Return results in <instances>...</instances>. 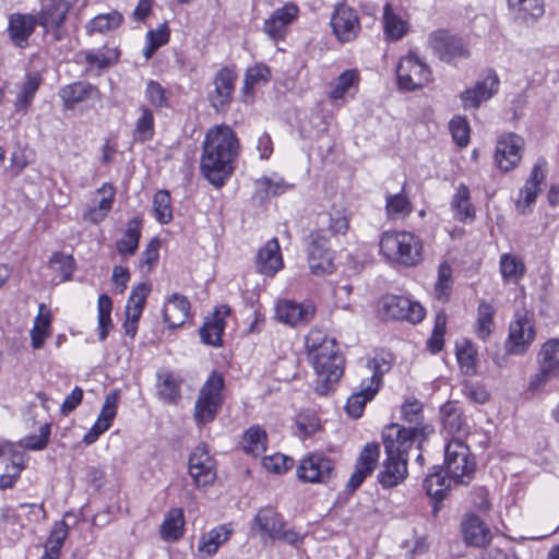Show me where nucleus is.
<instances>
[{"mask_svg": "<svg viewBox=\"0 0 559 559\" xmlns=\"http://www.w3.org/2000/svg\"><path fill=\"white\" fill-rule=\"evenodd\" d=\"M240 142L231 127L218 124L207 130L202 143L201 174L213 186L221 188L235 170Z\"/></svg>", "mask_w": 559, "mask_h": 559, "instance_id": "nucleus-1", "label": "nucleus"}, {"mask_svg": "<svg viewBox=\"0 0 559 559\" xmlns=\"http://www.w3.org/2000/svg\"><path fill=\"white\" fill-rule=\"evenodd\" d=\"M305 343L317 376L314 391L319 395H329L344 373L345 359L335 338L328 337L319 329H311Z\"/></svg>", "mask_w": 559, "mask_h": 559, "instance_id": "nucleus-2", "label": "nucleus"}, {"mask_svg": "<svg viewBox=\"0 0 559 559\" xmlns=\"http://www.w3.org/2000/svg\"><path fill=\"white\" fill-rule=\"evenodd\" d=\"M411 432L405 430H383L382 442L386 459L378 474L383 488H392L402 483L407 475L408 451L413 448Z\"/></svg>", "mask_w": 559, "mask_h": 559, "instance_id": "nucleus-3", "label": "nucleus"}, {"mask_svg": "<svg viewBox=\"0 0 559 559\" xmlns=\"http://www.w3.org/2000/svg\"><path fill=\"white\" fill-rule=\"evenodd\" d=\"M379 246L384 257L400 264L415 266L423 261V243L413 233L384 231Z\"/></svg>", "mask_w": 559, "mask_h": 559, "instance_id": "nucleus-4", "label": "nucleus"}, {"mask_svg": "<svg viewBox=\"0 0 559 559\" xmlns=\"http://www.w3.org/2000/svg\"><path fill=\"white\" fill-rule=\"evenodd\" d=\"M444 465L447 475L456 485H468L476 471V462L468 447L457 439L447 444Z\"/></svg>", "mask_w": 559, "mask_h": 559, "instance_id": "nucleus-5", "label": "nucleus"}, {"mask_svg": "<svg viewBox=\"0 0 559 559\" xmlns=\"http://www.w3.org/2000/svg\"><path fill=\"white\" fill-rule=\"evenodd\" d=\"M224 378L217 372H212L199 392L194 404V419L199 425H205L214 420L222 405V390Z\"/></svg>", "mask_w": 559, "mask_h": 559, "instance_id": "nucleus-6", "label": "nucleus"}, {"mask_svg": "<svg viewBox=\"0 0 559 559\" xmlns=\"http://www.w3.org/2000/svg\"><path fill=\"white\" fill-rule=\"evenodd\" d=\"M286 523L282 515L273 508H261L253 519L251 530L272 539L284 540L294 545L300 539L299 533L286 530Z\"/></svg>", "mask_w": 559, "mask_h": 559, "instance_id": "nucleus-7", "label": "nucleus"}, {"mask_svg": "<svg viewBox=\"0 0 559 559\" xmlns=\"http://www.w3.org/2000/svg\"><path fill=\"white\" fill-rule=\"evenodd\" d=\"M532 316L526 310H518L509 326L506 350L511 355H523L535 340Z\"/></svg>", "mask_w": 559, "mask_h": 559, "instance_id": "nucleus-8", "label": "nucleus"}, {"mask_svg": "<svg viewBox=\"0 0 559 559\" xmlns=\"http://www.w3.org/2000/svg\"><path fill=\"white\" fill-rule=\"evenodd\" d=\"M538 371L531 377L528 389L537 391L559 377V338L548 340L538 353Z\"/></svg>", "mask_w": 559, "mask_h": 559, "instance_id": "nucleus-9", "label": "nucleus"}, {"mask_svg": "<svg viewBox=\"0 0 559 559\" xmlns=\"http://www.w3.org/2000/svg\"><path fill=\"white\" fill-rule=\"evenodd\" d=\"M379 311L385 320H403L414 324L425 317V309L419 302L396 295L384 296L379 302Z\"/></svg>", "mask_w": 559, "mask_h": 559, "instance_id": "nucleus-10", "label": "nucleus"}, {"mask_svg": "<svg viewBox=\"0 0 559 559\" xmlns=\"http://www.w3.org/2000/svg\"><path fill=\"white\" fill-rule=\"evenodd\" d=\"M430 74L427 64L413 52L402 57L396 68L399 86L405 91L424 87L430 81Z\"/></svg>", "mask_w": 559, "mask_h": 559, "instance_id": "nucleus-11", "label": "nucleus"}, {"mask_svg": "<svg viewBox=\"0 0 559 559\" xmlns=\"http://www.w3.org/2000/svg\"><path fill=\"white\" fill-rule=\"evenodd\" d=\"M328 230L318 229L310 234L308 263L312 274L320 276L333 272V254L330 250Z\"/></svg>", "mask_w": 559, "mask_h": 559, "instance_id": "nucleus-12", "label": "nucleus"}, {"mask_svg": "<svg viewBox=\"0 0 559 559\" xmlns=\"http://www.w3.org/2000/svg\"><path fill=\"white\" fill-rule=\"evenodd\" d=\"M429 45L439 59L445 62H453L469 56V50L463 39L445 29L432 32L429 36Z\"/></svg>", "mask_w": 559, "mask_h": 559, "instance_id": "nucleus-13", "label": "nucleus"}, {"mask_svg": "<svg viewBox=\"0 0 559 559\" xmlns=\"http://www.w3.org/2000/svg\"><path fill=\"white\" fill-rule=\"evenodd\" d=\"M189 474L198 488L210 486L216 478V465L206 444H199L189 456Z\"/></svg>", "mask_w": 559, "mask_h": 559, "instance_id": "nucleus-14", "label": "nucleus"}, {"mask_svg": "<svg viewBox=\"0 0 559 559\" xmlns=\"http://www.w3.org/2000/svg\"><path fill=\"white\" fill-rule=\"evenodd\" d=\"M297 475L304 481L328 483L335 475V463L322 453H312L300 462Z\"/></svg>", "mask_w": 559, "mask_h": 559, "instance_id": "nucleus-15", "label": "nucleus"}, {"mask_svg": "<svg viewBox=\"0 0 559 559\" xmlns=\"http://www.w3.org/2000/svg\"><path fill=\"white\" fill-rule=\"evenodd\" d=\"M316 306L311 301L297 302L283 299L276 304L275 318L289 326H305L312 321Z\"/></svg>", "mask_w": 559, "mask_h": 559, "instance_id": "nucleus-16", "label": "nucleus"}, {"mask_svg": "<svg viewBox=\"0 0 559 559\" xmlns=\"http://www.w3.org/2000/svg\"><path fill=\"white\" fill-rule=\"evenodd\" d=\"M524 140L522 136L509 132L499 136L496 144L495 162L502 171L513 169L522 158Z\"/></svg>", "mask_w": 559, "mask_h": 559, "instance_id": "nucleus-17", "label": "nucleus"}, {"mask_svg": "<svg viewBox=\"0 0 559 559\" xmlns=\"http://www.w3.org/2000/svg\"><path fill=\"white\" fill-rule=\"evenodd\" d=\"M237 78L236 71L229 67H223L215 73L213 79L214 90L209 93V100L216 111L224 109L231 103Z\"/></svg>", "mask_w": 559, "mask_h": 559, "instance_id": "nucleus-18", "label": "nucleus"}, {"mask_svg": "<svg viewBox=\"0 0 559 559\" xmlns=\"http://www.w3.org/2000/svg\"><path fill=\"white\" fill-rule=\"evenodd\" d=\"M331 26L334 35L342 43L354 40L360 32L359 17L356 11L344 3L336 5L331 17Z\"/></svg>", "mask_w": 559, "mask_h": 559, "instance_id": "nucleus-19", "label": "nucleus"}, {"mask_svg": "<svg viewBox=\"0 0 559 559\" xmlns=\"http://www.w3.org/2000/svg\"><path fill=\"white\" fill-rule=\"evenodd\" d=\"M40 11L36 15L37 23L45 33H52L56 40H61L66 36L63 23L68 12L56 0H41Z\"/></svg>", "mask_w": 559, "mask_h": 559, "instance_id": "nucleus-20", "label": "nucleus"}, {"mask_svg": "<svg viewBox=\"0 0 559 559\" xmlns=\"http://www.w3.org/2000/svg\"><path fill=\"white\" fill-rule=\"evenodd\" d=\"M401 418L409 425V427L400 426L399 424H391L384 430H405L411 432L412 447L416 442L419 435L425 433L426 427L424 424V405L417 399H408L401 406Z\"/></svg>", "mask_w": 559, "mask_h": 559, "instance_id": "nucleus-21", "label": "nucleus"}, {"mask_svg": "<svg viewBox=\"0 0 559 559\" xmlns=\"http://www.w3.org/2000/svg\"><path fill=\"white\" fill-rule=\"evenodd\" d=\"M499 78L495 71H490L483 80L475 83L474 87L461 93V100L465 109H477L481 103L489 100L499 90Z\"/></svg>", "mask_w": 559, "mask_h": 559, "instance_id": "nucleus-22", "label": "nucleus"}, {"mask_svg": "<svg viewBox=\"0 0 559 559\" xmlns=\"http://www.w3.org/2000/svg\"><path fill=\"white\" fill-rule=\"evenodd\" d=\"M298 8L289 2L273 11L271 16L264 21L263 32L273 40L284 39L288 26L297 19Z\"/></svg>", "mask_w": 559, "mask_h": 559, "instance_id": "nucleus-23", "label": "nucleus"}, {"mask_svg": "<svg viewBox=\"0 0 559 559\" xmlns=\"http://www.w3.org/2000/svg\"><path fill=\"white\" fill-rule=\"evenodd\" d=\"M380 456V444L377 442L367 443L360 452L355 471L350 475L347 488L352 491L356 490L377 467Z\"/></svg>", "mask_w": 559, "mask_h": 559, "instance_id": "nucleus-24", "label": "nucleus"}, {"mask_svg": "<svg viewBox=\"0 0 559 559\" xmlns=\"http://www.w3.org/2000/svg\"><path fill=\"white\" fill-rule=\"evenodd\" d=\"M546 174L547 162L545 158H539L533 166L530 177L521 190V198L516 202V207L522 214H526L525 210L535 203Z\"/></svg>", "mask_w": 559, "mask_h": 559, "instance_id": "nucleus-25", "label": "nucleus"}, {"mask_svg": "<svg viewBox=\"0 0 559 559\" xmlns=\"http://www.w3.org/2000/svg\"><path fill=\"white\" fill-rule=\"evenodd\" d=\"M37 25L36 15L12 13L9 15L8 23L9 37L16 47L25 48Z\"/></svg>", "mask_w": 559, "mask_h": 559, "instance_id": "nucleus-26", "label": "nucleus"}, {"mask_svg": "<svg viewBox=\"0 0 559 559\" xmlns=\"http://www.w3.org/2000/svg\"><path fill=\"white\" fill-rule=\"evenodd\" d=\"M508 9L515 22L534 25L545 13L544 0H507Z\"/></svg>", "mask_w": 559, "mask_h": 559, "instance_id": "nucleus-27", "label": "nucleus"}, {"mask_svg": "<svg viewBox=\"0 0 559 559\" xmlns=\"http://www.w3.org/2000/svg\"><path fill=\"white\" fill-rule=\"evenodd\" d=\"M230 313V309L226 305L216 307L212 318H207L200 329V337L202 342L211 346L222 345V335L225 329V318Z\"/></svg>", "mask_w": 559, "mask_h": 559, "instance_id": "nucleus-28", "label": "nucleus"}, {"mask_svg": "<svg viewBox=\"0 0 559 559\" xmlns=\"http://www.w3.org/2000/svg\"><path fill=\"white\" fill-rule=\"evenodd\" d=\"M465 543L474 547H485L490 543L491 533L485 523L475 514H467L461 523Z\"/></svg>", "mask_w": 559, "mask_h": 559, "instance_id": "nucleus-29", "label": "nucleus"}, {"mask_svg": "<svg viewBox=\"0 0 559 559\" xmlns=\"http://www.w3.org/2000/svg\"><path fill=\"white\" fill-rule=\"evenodd\" d=\"M259 271L267 276H273L283 267V259L278 240L273 238L262 247L257 255Z\"/></svg>", "mask_w": 559, "mask_h": 559, "instance_id": "nucleus-30", "label": "nucleus"}, {"mask_svg": "<svg viewBox=\"0 0 559 559\" xmlns=\"http://www.w3.org/2000/svg\"><path fill=\"white\" fill-rule=\"evenodd\" d=\"M190 313V302L183 295L174 293L164 307L163 317L169 329L178 328L185 323Z\"/></svg>", "mask_w": 559, "mask_h": 559, "instance_id": "nucleus-31", "label": "nucleus"}, {"mask_svg": "<svg viewBox=\"0 0 559 559\" xmlns=\"http://www.w3.org/2000/svg\"><path fill=\"white\" fill-rule=\"evenodd\" d=\"M453 481L447 474L443 475V469L440 466H433V472L429 473L424 480V488L429 497L435 500L433 512L438 511V503L441 502L450 484Z\"/></svg>", "mask_w": 559, "mask_h": 559, "instance_id": "nucleus-32", "label": "nucleus"}, {"mask_svg": "<svg viewBox=\"0 0 559 559\" xmlns=\"http://www.w3.org/2000/svg\"><path fill=\"white\" fill-rule=\"evenodd\" d=\"M185 533V513L181 508L170 509L164 516L159 527L163 540L174 543L179 540Z\"/></svg>", "mask_w": 559, "mask_h": 559, "instance_id": "nucleus-33", "label": "nucleus"}, {"mask_svg": "<svg viewBox=\"0 0 559 559\" xmlns=\"http://www.w3.org/2000/svg\"><path fill=\"white\" fill-rule=\"evenodd\" d=\"M454 217L460 222H472L475 218V209L471 202V192L466 185L460 183L451 200Z\"/></svg>", "mask_w": 559, "mask_h": 559, "instance_id": "nucleus-34", "label": "nucleus"}, {"mask_svg": "<svg viewBox=\"0 0 559 559\" xmlns=\"http://www.w3.org/2000/svg\"><path fill=\"white\" fill-rule=\"evenodd\" d=\"M51 318V311L45 304H40L38 307V314L35 318L33 329L31 330L33 348H41L46 338L50 336Z\"/></svg>", "mask_w": 559, "mask_h": 559, "instance_id": "nucleus-35", "label": "nucleus"}, {"mask_svg": "<svg viewBox=\"0 0 559 559\" xmlns=\"http://www.w3.org/2000/svg\"><path fill=\"white\" fill-rule=\"evenodd\" d=\"M230 535L231 530L227 525L216 526L201 536L198 551L201 555L211 557L216 554L221 545L229 539Z\"/></svg>", "mask_w": 559, "mask_h": 559, "instance_id": "nucleus-36", "label": "nucleus"}, {"mask_svg": "<svg viewBox=\"0 0 559 559\" xmlns=\"http://www.w3.org/2000/svg\"><path fill=\"white\" fill-rule=\"evenodd\" d=\"M97 88L87 82H74L64 85L59 91V96L63 102L67 109L73 108L75 104H79L86 98L91 97Z\"/></svg>", "mask_w": 559, "mask_h": 559, "instance_id": "nucleus-37", "label": "nucleus"}, {"mask_svg": "<svg viewBox=\"0 0 559 559\" xmlns=\"http://www.w3.org/2000/svg\"><path fill=\"white\" fill-rule=\"evenodd\" d=\"M142 219L134 217L127 224L123 238L116 242V249L121 255H133L139 247L141 237Z\"/></svg>", "mask_w": 559, "mask_h": 559, "instance_id": "nucleus-38", "label": "nucleus"}, {"mask_svg": "<svg viewBox=\"0 0 559 559\" xmlns=\"http://www.w3.org/2000/svg\"><path fill=\"white\" fill-rule=\"evenodd\" d=\"M151 290L152 285L147 282L140 283L133 287L127 301L126 318L139 322Z\"/></svg>", "mask_w": 559, "mask_h": 559, "instance_id": "nucleus-39", "label": "nucleus"}, {"mask_svg": "<svg viewBox=\"0 0 559 559\" xmlns=\"http://www.w3.org/2000/svg\"><path fill=\"white\" fill-rule=\"evenodd\" d=\"M158 383H157V395L158 397L168 404L177 403L180 397V384L181 381L178 380L173 373L168 371H163L157 373Z\"/></svg>", "mask_w": 559, "mask_h": 559, "instance_id": "nucleus-40", "label": "nucleus"}, {"mask_svg": "<svg viewBox=\"0 0 559 559\" xmlns=\"http://www.w3.org/2000/svg\"><path fill=\"white\" fill-rule=\"evenodd\" d=\"M379 390L369 385L365 380H361L359 391L353 393L346 403V412L353 418H359L362 415L365 405L371 401Z\"/></svg>", "mask_w": 559, "mask_h": 559, "instance_id": "nucleus-41", "label": "nucleus"}, {"mask_svg": "<svg viewBox=\"0 0 559 559\" xmlns=\"http://www.w3.org/2000/svg\"><path fill=\"white\" fill-rule=\"evenodd\" d=\"M392 367V360L390 354L376 353L374 356L368 359L366 368L371 372V376L364 379L369 385H372L379 390L382 377L389 372Z\"/></svg>", "mask_w": 559, "mask_h": 559, "instance_id": "nucleus-42", "label": "nucleus"}, {"mask_svg": "<svg viewBox=\"0 0 559 559\" xmlns=\"http://www.w3.org/2000/svg\"><path fill=\"white\" fill-rule=\"evenodd\" d=\"M41 78L38 73L28 74L21 85V90L16 96L14 106L16 111H26L31 106L39 86Z\"/></svg>", "mask_w": 559, "mask_h": 559, "instance_id": "nucleus-43", "label": "nucleus"}, {"mask_svg": "<svg viewBox=\"0 0 559 559\" xmlns=\"http://www.w3.org/2000/svg\"><path fill=\"white\" fill-rule=\"evenodd\" d=\"M499 266L502 278L512 283H516L526 270L523 260L511 253L501 254Z\"/></svg>", "mask_w": 559, "mask_h": 559, "instance_id": "nucleus-44", "label": "nucleus"}, {"mask_svg": "<svg viewBox=\"0 0 559 559\" xmlns=\"http://www.w3.org/2000/svg\"><path fill=\"white\" fill-rule=\"evenodd\" d=\"M358 81L359 73L356 69L345 70L331 84L330 98L334 100L344 98L350 88L357 87Z\"/></svg>", "mask_w": 559, "mask_h": 559, "instance_id": "nucleus-45", "label": "nucleus"}, {"mask_svg": "<svg viewBox=\"0 0 559 559\" xmlns=\"http://www.w3.org/2000/svg\"><path fill=\"white\" fill-rule=\"evenodd\" d=\"M440 413L443 426L450 433H461L466 430V423L462 412L454 403L449 402L444 404Z\"/></svg>", "mask_w": 559, "mask_h": 559, "instance_id": "nucleus-46", "label": "nucleus"}, {"mask_svg": "<svg viewBox=\"0 0 559 559\" xmlns=\"http://www.w3.org/2000/svg\"><path fill=\"white\" fill-rule=\"evenodd\" d=\"M117 48L103 47L85 52V61L90 67H97L99 70L107 69L119 60Z\"/></svg>", "mask_w": 559, "mask_h": 559, "instance_id": "nucleus-47", "label": "nucleus"}, {"mask_svg": "<svg viewBox=\"0 0 559 559\" xmlns=\"http://www.w3.org/2000/svg\"><path fill=\"white\" fill-rule=\"evenodd\" d=\"M383 27L388 38L401 39L407 33V23L396 15L390 3H386L383 11Z\"/></svg>", "mask_w": 559, "mask_h": 559, "instance_id": "nucleus-48", "label": "nucleus"}, {"mask_svg": "<svg viewBox=\"0 0 559 559\" xmlns=\"http://www.w3.org/2000/svg\"><path fill=\"white\" fill-rule=\"evenodd\" d=\"M266 432L259 426L250 427L243 435L242 447L248 453L259 456L266 450Z\"/></svg>", "mask_w": 559, "mask_h": 559, "instance_id": "nucleus-49", "label": "nucleus"}, {"mask_svg": "<svg viewBox=\"0 0 559 559\" xmlns=\"http://www.w3.org/2000/svg\"><path fill=\"white\" fill-rule=\"evenodd\" d=\"M123 22V16L118 11H112L105 14H98L92 19L87 25L90 33H105L116 29Z\"/></svg>", "mask_w": 559, "mask_h": 559, "instance_id": "nucleus-50", "label": "nucleus"}, {"mask_svg": "<svg viewBox=\"0 0 559 559\" xmlns=\"http://www.w3.org/2000/svg\"><path fill=\"white\" fill-rule=\"evenodd\" d=\"M98 308V338L99 341H105L108 336L109 329L112 328L111 322V309H112V301L109 296L107 295H100L98 297L97 302Z\"/></svg>", "mask_w": 559, "mask_h": 559, "instance_id": "nucleus-51", "label": "nucleus"}, {"mask_svg": "<svg viewBox=\"0 0 559 559\" xmlns=\"http://www.w3.org/2000/svg\"><path fill=\"white\" fill-rule=\"evenodd\" d=\"M153 211L155 218L160 224H168L173 219V206L170 193L167 190H159L153 198Z\"/></svg>", "mask_w": 559, "mask_h": 559, "instance_id": "nucleus-52", "label": "nucleus"}, {"mask_svg": "<svg viewBox=\"0 0 559 559\" xmlns=\"http://www.w3.org/2000/svg\"><path fill=\"white\" fill-rule=\"evenodd\" d=\"M495 308L486 302L480 301L477 309V329L476 333L479 338L486 340L492 331Z\"/></svg>", "mask_w": 559, "mask_h": 559, "instance_id": "nucleus-53", "label": "nucleus"}, {"mask_svg": "<svg viewBox=\"0 0 559 559\" xmlns=\"http://www.w3.org/2000/svg\"><path fill=\"white\" fill-rule=\"evenodd\" d=\"M141 116L138 118L134 129V136L140 142L150 141L154 135V115L153 111L146 107H140Z\"/></svg>", "mask_w": 559, "mask_h": 559, "instance_id": "nucleus-54", "label": "nucleus"}, {"mask_svg": "<svg viewBox=\"0 0 559 559\" xmlns=\"http://www.w3.org/2000/svg\"><path fill=\"white\" fill-rule=\"evenodd\" d=\"M452 288V269L443 262L438 269V280L435 284V294L438 300L445 302L450 297Z\"/></svg>", "mask_w": 559, "mask_h": 559, "instance_id": "nucleus-55", "label": "nucleus"}, {"mask_svg": "<svg viewBox=\"0 0 559 559\" xmlns=\"http://www.w3.org/2000/svg\"><path fill=\"white\" fill-rule=\"evenodd\" d=\"M385 209L390 218H400L411 214L412 204L405 194L396 193L386 197Z\"/></svg>", "mask_w": 559, "mask_h": 559, "instance_id": "nucleus-56", "label": "nucleus"}, {"mask_svg": "<svg viewBox=\"0 0 559 559\" xmlns=\"http://www.w3.org/2000/svg\"><path fill=\"white\" fill-rule=\"evenodd\" d=\"M270 69L264 64H257L247 69L245 73L243 87L245 94L252 93L254 86L259 83H266L270 81Z\"/></svg>", "mask_w": 559, "mask_h": 559, "instance_id": "nucleus-57", "label": "nucleus"}, {"mask_svg": "<svg viewBox=\"0 0 559 559\" xmlns=\"http://www.w3.org/2000/svg\"><path fill=\"white\" fill-rule=\"evenodd\" d=\"M476 349L469 342H465L461 347L456 350V358L459 365L462 370L466 374H475L476 373Z\"/></svg>", "mask_w": 559, "mask_h": 559, "instance_id": "nucleus-58", "label": "nucleus"}, {"mask_svg": "<svg viewBox=\"0 0 559 559\" xmlns=\"http://www.w3.org/2000/svg\"><path fill=\"white\" fill-rule=\"evenodd\" d=\"M449 128L454 142L465 147L469 142V124L463 117H454L449 123Z\"/></svg>", "mask_w": 559, "mask_h": 559, "instance_id": "nucleus-59", "label": "nucleus"}, {"mask_svg": "<svg viewBox=\"0 0 559 559\" xmlns=\"http://www.w3.org/2000/svg\"><path fill=\"white\" fill-rule=\"evenodd\" d=\"M119 400L118 391L110 392L104 402L100 414L96 421L100 424H107V428H110L114 418L117 414V404Z\"/></svg>", "mask_w": 559, "mask_h": 559, "instance_id": "nucleus-60", "label": "nucleus"}, {"mask_svg": "<svg viewBox=\"0 0 559 559\" xmlns=\"http://www.w3.org/2000/svg\"><path fill=\"white\" fill-rule=\"evenodd\" d=\"M145 97L155 108L167 107L165 88L156 81H148L145 88Z\"/></svg>", "mask_w": 559, "mask_h": 559, "instance_id": "nucleus-61", "label": "nucleus"}, {"mask_svg": "<svg viewBox=\"0 0 559 559\" xmlns=\"http://www.w3.org/2000/svg\"><path fill=\"white\" fill-rule=\"evenodd\" d=\"M49 436H50V426L45 424L40 427L39 435H32V436L25 437L21 441V444H22V447H24L28 450H32V451L43 450L46 448V445L48 443Z\"/></svg>", "mask_w": 559, "mask_h": 559, "instance_id": "nucleus-62", "label": "nucleus"}, {"mask_svg": "<svg viewBox=\"0 0 559 559\" xmlns=\"http://www.w3.org/2000/svg\"><path fill=\"white\" fill-rule=\"evenodd\" d=\"M262 464L265 469L281 474L289 469L293 465V460L284 454L276 453L263 457Z\"/></svg>", "mask_w": 559, "mask_h": 559, "instance_id": "nucleus-63", "label": "nucleus"}, {"mask_svg": "<svg viewBox=\"0 0 559 559\" xmlns=\"http://www.w3.org/2000/svg\"><path fill=\"white\" fill-rule=\"evenodd\" d=\"M349 227V221L344 211L333 210L329 213V229L331 235H344Z\"/></svg>", "mask_w": 559, "mask_h": 559, "instance_id": "nucleus-64", "label": "nucleus"}]
</instances>
